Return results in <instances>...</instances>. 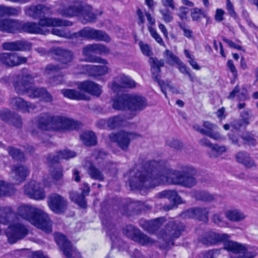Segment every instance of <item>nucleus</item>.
I'll return each instance as SVG.
<instances>
[{
  "label": "nucleus",
  "instance_id": "obj_52",
  "mask_svg": "<svg viewBox=\"0 0 258 258\" xmlns=\"http://www.w3.org/2000/svg\"><path fill=\"white\" fill-rule=\"evenodd\" d=\"M237 96L240 100H244L246 97V90L243 89L241 91L238 85L236 86L228 96L230 99H233L235 96Z\"/></svg>",
  "mask_w": 258,
  "mask_h": 258
},
{
  "label": "nucleus",
  "instance_id": "obj_21",
  "mask_svg": "<svg viewBox=\"0 0 258 258\" xmlns=\"http://www.w3.org/2000/svg\"><path fill=\"white\" fill-rule=\"evenodd\" d=\"M39 18L38 24L40 27L71 26L73 25V22L67 20L46 17Z\"/></svg>",
  "mask_w": 258,
  "mask_h": 258
},
{
  "label": "nucleus",
  "instance_id": "obj_9",
  "mask_svg": "<svg viewBox=\"0 0 258 258\" xmlns=\"http://www.w3.org/2000/svg\"><path fill=\"white\" fill-rule=\"evenodd\" d=\"M54 238L56 242L67 258L81 257L80 253L71 245L65 235L60 233H56L54 235Z\"/></svg>",
  "mask_w": 258,
  "mask_h": 258
},
{
  "label": "nucleus",
  "instance_id": "obj_37",
  "mask_svg": "<svg viewBox=\"0 0 258 258\" xmlns=\"http://www.w3.org/2000/svg\"><path fill=\"white\" fill-rule=\"evenodd\" d=\"M64 96L75 100H88L90 97L84 93L73 89H63L61 91Z\"/></svg>",
  "mask_w": 258,
  "mask_h": 258
},
{
  "label": "nucleus",
  "instance_id": "obj_20",
  "mask_svg": "<svg viewBox=\"0 0 258 258\" xmlns=\"http://www.w3.org/2000/svg\"><path fill=\"white\" fill-rule=\"evenodd\" d=\"M29 174V170L27 166L18 164L12 166L11 176L14 183L20 184L24 181Z\"/></svg>",
  "mask_w": 258,
  "mask_h": 258
},
{
  "label": "nucleus",
  "instance_id": "obj_2",
  "mask_svg": "<svg viewBox=\"0 0 258 258\" xmlns=\"http://www.w3.org/2000/svg\"><path fill=\"white\" fill-rule=\"evenodd\" d=\"M18 214L37 228L45 232L52 231V222L48 215L41 209L31 205H22L18 209Z\"/></svg>",
  "mask_w": 258,
  "mask_h": 258
},
{
  "label": "nucleus",
  "instance_id": "obj_33",
  "mask_svg": "<svg viewBox=\"0 0 258 258\" xmlns=\"http://www.w3.org/2000/svg\"><path fill=\"white\" fill-rule=\"evenodd\" d=\"M15 216V213L11 207L0 206V223L8 224L13 220Z\"/></svg>",
  "mask_w": 258,
  "mask_h": 258
},
{
  "label": "nucleus",
  "instance_id": "obj_43",
  "mask_svg": "<svg viewBox=\"0 0 258 258\" xmlns=\"http://www.w3.org/2000/svg\"><path fill=\"white\" fill-rule=\"evenodd\" d=\"M86 6L88 7V8L86 11H84L81 16V17L83 18L82 20V23L86 24L88 22H95L96 19V15L92 12V7L86 3Z\"/></svg>",
  "mask_w": 258,
  "mask_h": 258
},
{
  "label": "nucleus",
  "instance_id": "obj_55",
  "mask_svg": "<svg viewBox=\"0 0 258 258\" xmlns=\"http://www.w3.org/2000/svg\"><path fill=\"white\" fill-rule=\"evenodd\" d=\"M17 51H26L31 50L32 44L26 40L16 41Z\"/></svg>",
  "mask_w": 258,
  "mask_h": 258
},
{
  "label": "nucleus",
  "instance_id": "obj_63",
  "mask_svg": "<svg viewBox=\"0 0 258 258\" xmlns=\"http://www.w3.org/2000/svg\"><path fill=\"white\" fill-rule=\"evenodd\" d=\"M21 12L20 7H12L5 6V16H16Z\"/></svg>",
  "mask_w": 258,
  "mask_h": 258
},
{
  "label": "nucleus",
  "instance_id": "obj_58",
  "mask_svg": "<svg viewBox=\"0 0 258 258\" xmlns=\"http://www.w3.org/2000/svg\"><path fill=\"white\" fill-rule=\"evenodd\" d=\"M159 12L162 15V19L165 23H170L173 21V13L168 9H161Z\"/></svg>",
  "mask_w": 258,
  "mask_h": 258
},
{
  "label": "nucleus",
  "instance_id": "obj_5",
  "mask_svg": "<svg viewBox=\"0 0 258 258\" xmlns=\"http://www.w3.org/2000/svg\"><path fill=\"white\" fill-rule=\"evenodd\" d=\"M224 247L235 254L232 258H254L257 254L256 249L231 240H225Z\"/></svg>",
  "mask_w": 258,
  "mask_h": 258
},
{
  "label": "nucleus",
  "instance_id": "obj_40",
  "mask_svg": "<svg viewBox=\"0 0 258 258\" xmlns=\"http://www.w3.org/2000/svg\"><path fill=\"white\" fill-rule=\"evenodd\" d=\"M80 139L87 146H94L97 143L96 137L94 133L91 131L84 132L80 135Z\"/></svg>",
  "mask_w": 258,
  "mask_h": 258
},
{
  "label": "nucleus",
  "instance_id": "obj_39",
  "mask_svg": "<svg viewBox=\"0 0 258 258\" xmlns=\"http://www.w3.org/2000/svg\"><path fill=\"white\" fill-rule=\"evenodd\" d=\"M125 125L124 118L119 115H115L108 119L107 127L111 130L122 127Z\"/></svg>",
  "mask_w": 258,
  "mask_h": 258
},
{
  "label": "nucleus",
  "instance_id": "obj_29",
  "mask_svg": "<svg viewBox=\"0 0 258 258\" xmlns=\"http://www.w3.org/2000/svg\"><path fill=\"white\" fill-rule=\"evenodd\" d=\"M229 237V236L225 233L220 234L213 232H208L204 234L201 239V241L207 245L213 244L226 240Z\"/></svg>",
  "mask_w": 258,
  "mask_h": 258
},
{
  "label": "nucleus",
  "instance_id": "obj_28",
  "mask_svg": "<svg viewBox=\"0 0 258 258\" xmlns=\"http://www.w3.org/2000/svg\"><path fill=\"white\" fill-rule=\"evenodd\" d=\"M78 88L92 95L99 96L101 92V87L97 84L92 81H83L78 84Z\"/></svg>",
  "mask_w": 258,
  "mask_h": 258
},
{
  "label": "nucleus",
  "instance_id": "obj_46",
  "mask_svg": "<svg viewBox=\"0 0 258 258\" xmlns=\"http://www.w3.org/2000/svg\"><path fill=\"white\" fill-rule=\"evenodd\" d=\"M63 68H64V67L59 64L50 63L46 66L44 74L47 77H51V76H53L55 73H57Z\"/></svg>",
  "mask_w": 258,
  "mask_h": 258
},
{
  "label": "nucleus",
  "instance_id": "obj_18",
  "mask_svg": "<svg viewBox=\"0 0 258 258\" xmlns=\"http://www.w3.org/2000/svg\"><path fill=\"white\" fill-rule=\"evenodd\" d=\"M24 94L30 98H39L45 102H50L53 100L51 95L44 88L31 86L25 90Z\"/></svg>",
  "mask_w": 258,
  "mask_h": 258
},
{
  "label": "nucleus",
  "instance_id": "obj_59",
  "mask_svg": "<svg viewBox=\"0 0 258 258\" xmlns=\"http://www.w3.org/2000/svg\"><path fill=\"white\" fill-rule=\"evenodd\" d=\"M8 151L13 158L16 160H22L24 158V155L23 152L20 150L13 148L9 147L8 148Z\"/></svg>",
  "mask_w": 258,
  "mask_h": 258
},
{
  "label": "nucleus",
  "instance_id": "obj_22",
  "mask_svg": "<svg viewBox=\"0 0 258 258\" xmlns=\"http://www.w3.org/2000/svg\"><path fill=\"white\" fill-rule=\"evenodd\" d=\"M159 196L161 198H167L172 201L173 203L168 205H164L163 209L165 211H168L173 209L176 205L182 203L181 197L175 190H165L159 193Z\"/></svg>",
  "mask_w": 258,
  "mask_h": 258
},
{
  "label": "nucleus",
  "instance_id": "obj_34",
  "mask_svg": "<svg viewBox=\"0 0 258 258\" xmlns=\"http://www.w3.org/2000/svg\"><path fill=\"white\" fill-rule=\"evenodd\" d=\"M136 86V83L134 80L128 76L124 75L119 76L116 78L115 81L113 83L112 90L115 91L116 87H120L122 88H134Z\"/></svg>",
  "mask_w": 258,
  "mask_h": 258
},
{
  "label": "nucleus",
  "instance_id": "obj_24",
  "mask_svg": "<svg viewBox=\"0 0 258 258\" xmlns=\"http://www.w3.org/2000/svg\"><path fill=\"white\" fill-rule=\"evenodd\" d=\"M149 62L151 65V72L152 77L154 80L158 82V84L161 86L162 92L165 94L167 97L166 88L160 84V82L158 79V75L160 73V67L164 66V61L163 59L158 60L156 57H150L149 58Z\"/></svg>",
  "mask_w": 258,
  "mask_h": 258
},
{
  "label": "nucleus",
  "instance_id": "obj_10",
  "mask_svg": "<svg viewBox=\"0 0 258 258\" xmlns=\"http://www.w3.org/2000/svg\"><path fill=\"white\" fill-rule=\"evenodd\" d=\"M5 233L9 241L11 243H14L24 238L28 234V230L21 223H14L7 228Z\"/></svg>",
  "mask_w": 258,
  "mask_h": 258
},
{
  "label": "nucleus",
  "instance_id": "obj_60",
  "mask_svg": "<svg viewBox=\"0 0 258 258\" xmlns=\"http://www.w3.org/2000/svg\"><path fill=\"white\" fill-rule=\"evenodd\" d=\"M166 144L169 147L176 150H180L183 148L182 143L179 140L173 138L168 139Z\"/></svg>",
  "mask_w": 258,
  "mask_h": 258
},
{
  "label": "nucleus",
  "instance_id": "obj_30",
  "mask_svg": "<svg viewBox=\"0 0 258 258\" xmlns=\"http://www.w3.org/2000/svg\"><path fill=\"white\" fill-rule=\"evenodd\" d=\"M20 22L11 19H0V31L7 33H16L19 30Z\"/></svg>",
  "mask_w": 258,
  "mask_h": 258
},
{
  "label": "nucleus",
  "instance_id": "obj_62",
  "mask_svg": "<svg viewBox=\"0 0 258 258\" xmlns=\"http://www.w3.org/2000/svg\"><path fill=\"white\" fill-rule=\"evenodd\" d=\"M202 16L206 17V14L202 9L195 8L191 10V17L193 21H199Z\"/></svg>",
  "mask_w": 258,
  "mask_h": 258
},
{
  "label": "nucleus",
  "instance_id": "obj_32",
  "mask_svg": "<svg viewBox=\"0 0 258 258\" xmlns=\"http://www.w3.org/2000/svg\"><path fill=\"white\" fill-rule=\"evenodd\" d=\"M76 153L69 150H64L56 152L55 154H49L47 156V160L50 163L53 164L57 163L61 159L68 160L75 157Z\"/></svg>",
  "mask_w": 258,
  "mask_h": 258
},
{
  "label": "nucleus",
  "instance_id": "obj_36",
  "mask_svg": "<svg viewBox=\"0 0 258 258\" xmlns=\"http://www.w3.org/2000/svg\"><path fill=\"white\" fill-rule=\"evenodd\" d=\"M130 98L129 94H123L115 99L112 104L113 108L115 110H128Z\"/></svg>",
  "mask_w": 258,
  "mask_h": 258
},
{
  "label": "nucleus",
  "instance_id": "obj_26",
  "mask_svg": "<svg viewBox=\"0 0 258 258\" xmlns=\"http://www.w3.org/2000/svg\"><path fill=\"white\" fill-rule=\"evenodd\" d=\"M84 185L86 187L82 190L81 194L76 191H71L69 192L70 200L82 208H85L87 207L85 198L89 195L90 190L88 184L85 183Z\"/></svg>",
  "mask_w": 258,
  "mask_h": 258
},
{
  "label": "nucleus",
  "instance_id": "obj_11",
  "mask_svg": "<svg viewBox=\"0 0 258 258\" xmlns=\"http://www.w3.org/2000/svg\"><path fill=\"white\" fill-rule=\"evenodd\" d=\"M24 193L30 198L36 200H42L46 198V194L42 185L32 180L24 186Z\"/></svg>",
  "mask_w": 258,
  "mask_h": 258
},
{
  "label": "nucleus",
  "instance_id": "obj_38",
  "mask_svg": "<svg viewBox=\"0 0 258 258\" xmlns=\"http://www.w3.org/2000/svg\"><path fill=\"white\" fill-rule=\"evenodd\" d=\"M226 217L232 222H240L246 218V215L241 211L238 209L228 210L225 213Z\"/></svg>",
  "mask_w": 258,
  "mask_h": 258
},
{
  "label": "nucleus",
  "instance_id": "obj_27",
  "mask_svg": "<svg viewBox=\"0 0 258 258\" xmlns=\"http://www.w3.org/2000/svg\"><path fill=\"white\" fill-rule=\"evenodd\" d=\"M18 31L44 35L49 32L48 30L43 29L38 26V24L34 22H26L24 23L20 22V27Z\"/></svg>",
  "mask_w": 258,
  "mask_h": 258
},
{
  "label": "nucleus",
  "instance_id": "obj_48",
  "mask_svg": "<svg viewBox=\"0 0 258 258\" xmlns=\"http://www.w3.org/2000/svg\"><path fill=\"white\" fill-rule=\"evenodd\" d=\"M163 56L166 60V62L170 65L173 66L175 64L179 63L180 59L174 55L172 51L166 49L163 52Z\"/></svg>",
  "mask_w": 258,
  "mask_h": 258
},
{
  "label": "nucleus",
  "instance_id": "obj_64",
  "mask_svg": "<svg viewBox=\"0 0 258 258\" xmlns=\"http://www.w3.org/2000/svg\"><path fill=\"white\" fill-rule=\"evenodd\" d=\"M10 122L18 128L21 127L23 124L21 116L14 112H13Z\"/></svg>",
  "mask_w": 258,
  "mask_h": 258
},
{
  "label": "nucleus",
  "instance_id": "obj_4",
  "mask_svg": "<svg viewBox=\"0 0 258 258\" xmlns=\"http://www.w3.org/2000/svg\"><path fill=\"white\" fill-rule=\"evenodd\" d=\"M88 8L83 0H71L68 5L61 6L57 10V13L66 18L81 17L84 11Z\"/></svg>",
  "mask_w": 258,
  "mask_h": 258
},
{
  "label": "nucleus",
  "instance_id": "obj_12",
  "mask_svg": "<svg viewBox=\"0 0 258 258\" xmlns=\"http://www.w3.org/2000/svg\"><path fill=\"white\" fill-rule=\"evenodd\" d=\"M78 34L87 39H94L96 41H102L109 42L111 41L110 36L105 32L96 30L90 27H85L79 31Z\"/></svg>",
  "mask_w": 258,
  "mask_h": 258
},
{
  "label": "nucleus",
  "instance_id": "obj_17",
  "mask_svg": "<svg viewBox=\"0 0 258 258\" xmlns=\"http://www.w3.org/2000/svg\"><path fill=\"white\" fill-rule=\"evenodd\" d=\"M27 16L36 19L41 17H43L46 15H52V11L51 6L39 4L31 6L25 10Z\"/></svg>",
  "mask_w": 258,
  "mask_h": 258
},
{
  "label": "nucleus",
  "instance_id": "obj_49",
  "mask_svg": "<svg viewBox=\"0 0 258 258\" xmlns=\"http://www.w3.org/2000/svg\"><path fill=\"white\" fill-rule=\"evenodd\" d=\"M56 53L61 57L60 59L63 63H67L72 60L73 54L70 51L58 49L56 50Z\"/></svg>",
  "mask_w": 258,
  "mask_h": 258
},
{
  "label": "nucleus",
  "instance_id": "obj_23",
  "mask_svg": "<svg viewBox=\"0 0 258 258\" xmlns=\"http://www.w3.org/2000/svg\"><path fill=\"white\" fill-rule=\"evenodd\" d=\"M79 67L82 69L81 73H86L93 77L105 75L108 72V68L105 66L81 65Z\"/></svg>",
  "mask_w": 258,
  "mask_h": 258
},
{
  "label": "nucleus",
  "instance_id": "obj_13",
  "mask_svg": "<svg viewBox=\"0 0 258 258\" xmlns=\"http://www.w3.org/2000/svg\"><path fill=\"white\" fill-rule=\"evenodd\" d=\"M68 201L58 194H53L48 197V205L56 214L64 212L68 207Z\"/></svg>",
  "mask_w": 258,
  "mask_h": 258
},
{
  "label": "nucleus",
  "instance_id": "obj_3",
  "mask_svg": "<svg viewBox=\"0 0 258 258\" xmlns=\"http://www.w3.org/2000/svg\"><path fill=\"white\" fill-rule=\"evenodd\" d=\"M184 229V224L178 221L168 222L163 229L158 233L160 242H164L161 246L163 248L174 244V241L178 238Z\"/></svg>",
  "mask_w": 258,
  "mask_h": 258
},
{
  "label": "nucleus",
  "instance_id": "obj_31",
  "mask_svg": "<svg viewBox=\"0 0 258 258\" xmlns=\"http://www.w3.org/2000/svg\"><path fill=\"white\" fill-rule=\"evenodd\" d=\"M95 50V43L87 45L83 48V54L84 55L87 56L85 59V61L88 62H97L103 64L107 63V61L106 59L91 55V54L92 53H96Z\"/></svg>",
  "mask_w": 258,
  "mask_h": 258
},
{
  "label": "nucleus",
  "instance_id": "obj_25",
  "mask_svg": "<svg viewBox=\"0 0 258 258\" xmlns=\"http://www.w3.org/2000/svg\"><path fill=\"white\" fill-rule=\"evenodd\" d=\"M53 117L48 113H41L36 119L38 127L44 131H52Z\"/></svg>",
  "mask_w": 258,
  "mask_h": 258
},
{
  "label": "nucleus",
  "instance_id": "obj_42",
  "mask_svg": "<svg viewBox=\"0 0 258 258\" xmlns=\"http://www.w3.org/2000/svg\"><path fill=\"white\" fill-rule=\"evenodd\" d=\"M87 173L92 179L100 181L104 180L105 177L102 172L93 164H91L88 167Z\"/></svg>",
  "mask_w": 258,
  "mask_h": 258
},
{
  "label": "nucleus",
  "instance_id": "obj_51",
  "mask_svg": "<svg viewBox=\"0 0 258 258\" xmlns=\"http://www.w3.org/2000/svg\"><path fill=\"white\" fill-rule=\"evenodd\" d=\"M164 217L156 218L148 222V230L153 232L158 229L165 222Z\"/></svg>",
  "mask_w": 258,
  "mask_h": 258
},
{
  "label": "nucleus",
  "instance_id": "obj_19",
  "mask_svg": "<svg viewBox=\"0 0 258 258\" xmlns=\"http://www.w3.org/2000/svg\"><path fill=\"white\" fill-rule=\"evenodd\" d=\"M130 101L128 110L132 112V115L129 118H132L136 115L135 112L141 111L147 106L146 99L139 95H129Z\"/></svg>",
  "mask_w": 258,
  "mask_h": 258
},
{
  "label": "nucleus",
  "instance_id": "obj_47",
  "mask_svg": "<svg viewBox=\"0 0 258 258\" xmlns=\"http://www.w3.org/2000/svg\"><path fill=\"white\" fill-rule=\"evenodd\" d=\"M134 241L143 245H152L154 242V240L140 231Z\"/></svg>",
  "mask_w": 258,
  "mask_h": 258
},
{
  "label": "nucleus",
  "instance_id": "obj_15",
  "mask_svg": "<svg viewBox=\"0 0 258 258\" xmlns=\"http://www.w3.org/2000/svg\"><path fill=\"white\" fill-rule=\"evenodd\" d=\"M209 209L206 207H195L187 210L181 214L184 218H194L199 221H208Z\"/></svg>",
  "mask_w": 258,
  "mask_h": 258
},
{
  "label": "nucleus",
  "instance_id": "obj_53",
  "mask_svg": "<svg viewBox=\"0 0 258 258\" xmlns=\"http://www.w3.org/2000/svg\"><path fill=\"white\" fill-rule=\"evenodd\" d=\"M210 152V156L212 158H217L223 153L226 151V148L224 146H218L217 144H214Z\"/></svg>",
  "mask_w": 258,
  "mask_h": 258
},
{
  "label": "nucleus",
  "instance_id": "obj_50",
  "mask_svg": "<svg viewBox=\"0 0 258 258\" xmlns=\"http://www.w3.org/2000/svg\"><path fill=\"white\" fill-rule=\"evenodd\" d=\"M50 176L55 184H60L63 181V170L61 168L54 169L50 173Z\"/></svg>",
  "mask_w": 258,
  "mask_h": 258
},
{
  "label": "nucleus",
  "instance_id": "obj_41",
  "mask_svg": "<svg viewBox=\"0 0 258 258\" xmlns=\"http://www.w3.org/2000/svg\"><path fill=\"white\" fill-rule=\"evenodd\" d=\"M192 196L196 200L206 202H210L214 200L215 197L206 191L195 190L192 192Z\"/></svg>",
  "mask_w": 258,
  "mask_h": 258
},
{
  "label": "nucleus",
  "instance_id": "obj_1",
  "mask_svg": "<svg viewBox=\"0 0 258 258\" xmlns=\"http://www.w3.org/2000/svg\"><path fill=\"white\" fill-rule=\"evenodd\" d=\"M182 170L170 168L165 163L155 160L145 162L130 180L134 189H148L162 184L179 185Z\"/></svg>",
  "mask_w": 258,
  "mask_h": 258
},
{
  "label": "nucleus",
  "instance_id": "obj_54",
  "mask_svg": "<svg viewBox=\"0 0 258 258\" xmlns=\"http://www.w3.org/2000/svg\"><path fill=\"white\" fill-rule=\"evenodd\" d=\"M140 231L138 229L136 228L133 225H129L126 226L124 230V233L128 237L134 241Z\"/></svg>",
  "mask_w": 258,
  "mask_h": 258
},
{
  "label": "nucleus",
  "instance_id": "obj_8",
  "mask_svg": "<svg viewBox=\"0 0 258 258\" xmlns=\"http://www.w3.org/2000/svg\"><path fill=\"white\" fill-rule=\"evenodd\" d=\"M81 123L66 116L56 115L53 117L52 131L64 132L78 129Z\"/></svg>",
  "mask_w": 258,
  "mask_h": 258
},
{
  "label": "nucleus",
  "instance_id": "obj_6",
  "mask_svg": "<svg viewBox=\"0 0 258 258\" xmlns=\"http://www.w3.org/2000/svg\"><path fill=\"white\" fill-rule=\"evenodd\" d=\"M141 137L140 134L135 132H128L121 131L117 133H112L109 135L110 140L117 144L122 150L127 151L131 142Z\"/></svg>",
  "mask_w": 258,
  "mask_h": 258
},
{
  "label": "nucleus",
  "instance_id": "obj_56",
  "mask_svg": "<svg viewBox=\"0 0 258 258\" xmlns=\"http://www.w3.org/2000/svg\"><path fill=\"white\" fill-rule=\"evenodd\" d=\"M13 67L17 66L26 63L27 58L21 56L16 53H12Z\"/></svg>",
  "mask_w": 258,
  "mask_h": 258
},
{
  "label": "nucleus",
  "instance_id": "obj_35",
  "mask_svg": "<svg viewBox=\"0 0 258 258\" xmlns=\"http://www.w3.org/2000/svg\"><path fill=\"white\" fill-rule=\"evenodd\" d=\"M235 158L237 162L242 164L247 168H250L256 166L254 161L251 158L249 154L245 152H239L236 154Z\"/></svg>",
  "mask_w": 258,
  "mask_h": 258
},
{
  "label": "nucleus",
  "instance_id": "obj_44",
  "mask_svg": "<svg viewBox=\"0 0 258 258\" xmlns=\"http://www.w3.org/2000/svg\"><path fill=\"white\" fill-rule=\"evenodd\" d=\"M14 191L15 189L13 185L0 180V197L10 196L14 193Z\"/></svg>",
  "mask_w": 258,
  "mask_h": 258
},
{
  "label": "nucleus",
  "instance_id": "obj_45",
  "mask_svg": "<svg viewBox=\"0 0 258 258\" xmlns=\"http://www.w3.org/2000/svg\"><path fill=\"white\" fill-rule=\"evenodd\" d=\"M193 128L197 131L200 132L202 134L206 135L211 139L215 140H223L224 137L220 135L219 132L211 133L206 132V130L201 128L198 124L193 125Z\"/></svg>",
  "mask_w": 258,
  "mask_h": 258
},
{
  "label": "nucleus",
  "instance_id": "obj_14",
  "mask_svg": "<svg viewBox=\"0 0 258 258\" xmlns=\"http://www.w3.org/2000/svg\"><path fill=\"white\" fill-rule=\"evenodd\" d=\"M196 169L191 165H186L182 167V178L179 185L187 188H191L197 183L194 175L196 174Z\"/></svg>",
  "mask_w": 258,
  "mask_h": 258
},
{
  "label": "nucleus",
  "instance_id": "obj_57",
  "mask_svg": "<svg viewBox=\"0 0 258 258\" xmlns=\"http://www.w3.org/2000/svg\"><path fill=\"white\" fill-rule=\"evenodd\" d=\"M0 63L6 66L13 67L12 53H1Z\"/></svg>",
  "mask_w": 258,
  "mask_h": 258
},
{
  "label": "nucleus",
  "instance_id": "obj_16",
  "mask_svg": "<svg viewBox=\"0 0 258 258\" xmlns=\"http://www.w3.org/2000/svg\"><path fill=\"white\" fill-rule=\"evenodd\" d=\"M10 105L13 109L22 113H29L36 108L35 104L19 97H12L10 99Z\"/></svg>",
  "mask_w": 258,
  "mask_h": 258
},
{
  "label": "nucleus",
  "instance_id": "obj_61",
  "mask_svg": "<svg viewBox=\"0 0 258 258\" xmlns=\"http://www.w3.org/2000/svg\"><path fill=\"white\" fill-rule=\"evenodd\" d=\"M13 112L8 108L0 109V119L6 122H10Z\"/></svg>",
  "mask_w": 258,
  "mask_h": 258
},
{
  "label": "nucleus",
  "instance_id": "obj_7",
  "mask_svg": "<svg viewBox=\"0 0 258 258\" xmlns=\"http://www.w3.org/2000/svg\"><path fill=\"white\" fill-rule=\"evenodd\" d=\"M35 76H33L27 69H23L15 78L13 85L15 90L18 94H24L25 90L28 87L29 84L33 82Z\"/></svg>",
  "mask_w": 258,
  "mask_h": 258
}]
</instances>
